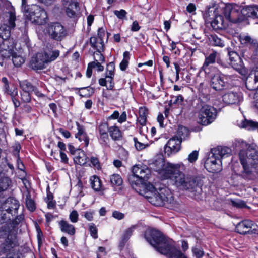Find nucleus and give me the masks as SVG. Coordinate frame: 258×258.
Segmentation results:
<instances>
[{"label":"nucleus","mask_w":258,"mask_h":258,"mask_svg":"<svg viewBox=\"0 0 258 258\" xmlns=\"http://www.w3.org/2000/svg\"><path fill=\"white\" fill-rule=\"evenodd\" d=\"M152 165L153 169L164 179H170L177 187L186 191L192 198L199 201L204 197L203 184L200 180L194 176L185 175L179 171L183 166L182 163L166 164L162 155H159Z\"/></svg>","instance_id":"f257e3e1"},{"label":"nucleus","mask_w":258,"mask_h":258,"mask_svg":"<svg viewBox=\"0 0 258 258\" xmlns=\"http://www.w3.org/2000/svg\"><path fill=\"white\" fill-rule=\"evenodd\" d=\"M145 238L158 252L167 255V258H188L158 230L147 229L145 232Z\"/></svg>","instance_id":"f03ea898"},{"label":"nucleus","mask_w":258,"mask_h":258,"mask_svg":"<svg viewBox=\"0 0 258 258\" xmlns=\"http://www.w3.org/2000/svg\"><path fill=\"white\" fill-rule=\"evenodd\" d=\"M16 15L14 12L9 13L8 29L5 30V38L0 43V64L2 66L5 59L9 58L13 52L14 43L10 36V29L15 27Z\"/></svg>","instance_id":"7ed1b4c3"},{"label":"nucleus","mask_w":258,"mask_h":258,"mask_svg":"<svg viewBox=\"0 0 258 258\" xmlns=\"http://www.w3.org/2000/svg\"><path fill=\"white\" fill-rule=\"evenodd\" d=\"M23 219V216L19 215L14 220L9 223L2 225L0 228V235L7 236L5 242L3 244V248L6 252L10 250L12 248L17 245V229L16 226Z\"/></svg>","instance_id":"20e7f679"},{"label":"nucleus","mask_w":258,"mask_h":258,"mask_svg":"<svg viewBox=\"0 0 258 258\" xmlns=\"http://www.w3.org/2000/svg\"><path fill=\"white\" fill-rule=\"evenodd\" d=\"M240 163L242 165L243 172L247 174L251 173L252 170L249 164L253 168L258 165V150L252 146H245L241 149L239 153Z\"/></svg>","instance_id":"39448f33"},{"label":"nucleus","mask_w":258,"mask_h":258,"mask_svg":"<svg viewBox=\"0 0 258 258\" xmlns=\"http://www.w3.org/2000/svg\"><path fill=\"white\" fill-rule=\"evenodd\" d=\"M240 163L242 165L243 172L247 174L251 173L252 170L249 164L253 168L258 165V150L252 146H245L241 149L239 153Z\"/></svg>","instance_id":"423d86ee"},{"label":"nucleus","mask_w":258,"mask_h":258,"mask_svg":"<svg viewBox=\"0 0 258 258\" xmlns=\"http://www.w3.org/2000/svg\"><path fill=\"white\" fill-rule=\"evenodd\" d=\"M240 163L242 165L243 172L247 174L251 173L252 170L249 164L253 168L258 165V150L252 146H245L241 149L239 153Z\"/></svg>","instance_id":"0eeeda50"},{"label":"nucleus","mask_w":258,"mask_h":258,"mask_svg":"<svg viewBox=\"0 0 258 258\" xmlns=\"http://www.w3.org/2000/svg\"><path fill=\"white\" fill-rule=\"evenodd\" d=\"M146 196V198L152 205L156 206L165 205L169 208H173L177 205L171 192L168 189H161L159 192L150 193Z\"/></svg>","instance_id":"6e6552de"},{"label":"nucleus","mask_w":258,"mask_h":258,"mask_svg":"<svg viewBox=\"0 0 258 258\" xmlns=\"http://www.w3.org/2000/svg\"><path fill=\"white\" fill-rule=\"evenodd\" d=\"M150 175L151 171L146 166L135 165L132 169V174L128 177V181L132 188L137 190L136 187L143 185Z\"/></svg>","instance_id":"1a4fd4ad"},{"label":"nucleus","mask_w":258,"mask_h":258,"mask_svg":"<svg viewBox=\"0 0 258 258\" xmlns=\"http://www.w3.org/2000/svg\"><path fill=\"white\" fill-rule=\"evenodd\" d=\"M24 15L27 20L35 24L42 25L48 21V15L45 10L37 5H31L26 9Z\"/></svg>","instance_id":"9d476101"},{"label":"nucleus","mask_w":258,"mask_h":258,"mask_svg":"<svg viewBox=\"0 0 258 258\" xmlns=\"http://www.w3.org/2000/svg\"><path fill=\"white\" fill-rule=\"evenodd\" d=\"M217 113L214 107L203 104L198 112V121L202 125H208L215 120Z\"/></svg>","instance_id":"9b49d317"},{"label":"nucleus","mask_w":258,"mask_h":258,"mask_svg":"<svg viewBox=\"0 0 258 258\" xmlns=\"http://www.w3.org/2000/svg\"><path fill=\"white\" fill-rule=\"evenodd\" d=\"M241 7L235 4L226 5L223 14L227 22L236 23L244 20L243 15L241 13Z\"/></svg>","instance_id":"f8f14e48"},{"label":"nucleus","mask_w":258,"mask_h":258,"mask_svg":"<svg viewBox=\"0 0 258 258\" xmlns=\"http://www.w3.org/2000/svg\"><path fill=\"white\" fill-rule=\"evenodd\" d=\"M46 33L49 37L57 41H61L67 35L64 26L59 22H51L46 27Z\"/></svg>","instance_id":"ddd939ff"},{"label":"nucleus","mask_w":258,"mask_h":258,"mask_svg":"<svg viewBox=\"0 0 258 258\" xmlns=\"http://www.w3.org/2000/svg\"><path fill=\"white\" fill-rule=\"evenodd\" d=\"M229 78H230L229 75H225L217 70L211 76L210 86L216 91L223 90Z\"/></svg>","instance_id":"4468645a"},{"label":"nucleus","mask_w":258,"mask_h":258,"mask_svg":"<svg viewBox=\"0 0 258 258\" xmlns=\"http://www.w3.org/2000/svg\"><path fill=\"white\" fill-rule=\"evenodd\" d=\"M257 225L251 220H245L238 223L235 228L236 231L241 234L256 233Z\"/></svg>","instance_id":"2eb2a0df"},{"label":"nucleus","mask_w":258,"mask_h":258,"mask_svg":"<svg viewBox=\"0 0 258 258\" xmlns=\"http://www.w3.org/2000/svg\"><path fill=\"white\" fill-rule=\"evenodd\" d=\"M188 129L183 126H179L177 134L171 138L165 145H180L183 140H185L189 135Z\"/></svg>","instance_id":"dca6fc26"},{"label":"nucleus","mask_w":258,"mask_h":258,"mask_svg":"<svg viewBox=\"0 0 258 258\" xmlns=\"http://www.w3.org/2000/svg\"><path fill=\"white\" fill-rule=\"evenodd\" d=\"M148 109L145 107H141L139 110V117L137 118V125L139 127L140 133L144 134L148 132L146 126Z\"/></svg>","instance_id":"f3484780"},{"label":"nucleus","mask_w":258,"mask_h":258,"mask_svg":"<svg viewBox=\"0 0 258 258\" xmlns=\"http://www.w3.org/2000/svg\"><path fill=\"white\" fill-rule=\"evenodd\" d=\"M63 6L66 14L70 18H74L79 12V3L77 0H63Z\"/></svg>","instance_id":"a211bd4d"},{"label":"nucleus","mask_w":258,"mask_h":258,"mask_svg":"<svg viewBox=\"0 0 258 258\" xmlns=\"http://www.w3.org/2000/svg\"><path fill=\"white\" fill-rule=\"evenodd\" d=\"M69 150L71 154L74 156V161L75 163L83 165L86 163L87 157L83 150L76 146H69Z\"/></svg>","instance_id":"6ab92c4d"},{"label":"nucleus","mask_w":258,"mask_h":258,"mask_svg":"<svg viewBox=\"0 0 258 258\" xmlns=\"http://www.w3.org/2000/svg\"><path fill=\"white\" fill-rule=\"evenodd\" d=\"M20 206L18 200L13 198H9L2 205V209L3 212H6L11 215H15L17 213V210Z\"/></svg>","instance_id":"aec40b11"},{"label":"nucleus","mask_w":258,"mask_h":258,"mask_svg":"<svg viewBox=\"0 0 258 258\" xmlns=\"http://www.w3.org/2000/svg\"><path fill=\"white\" fill-rule=\"evenodd\" d=\"M48 63L43 53H38L35 56L32 57L30 64L32 68L35 70H42Z\"/></svg>","instance_id":"412c9836"},{"label":"nucleus","mask_w":258,"mask_h":258,"mask_svg":"<svg viewBox=\"0 0 258 258\" xmlns=\"http://www.w3.org/2000/svg\"><path fill=\"white\" fill-rule=\"evenodd\" d=\"M217 158L212 154L206 160L204 166L208 172L216 173L221 170L220 162L219 161V163H218Z\"/></svg>","instance_id":"4be33fe9"},{"label":"nucleus","mask_w":258,"mask_h":258,"mask_svg":"<svg viewBox=\"0 0 258 258\" xmlns=\"http://www.w3.org/2000/svg\"><path fill=\"white\" fill-rule=\"evenodd\" d=\"M231 49L227 48L229 57L230 64L232 68L238 72L242 69V61L239 55L235 51L230 50Z\"/></svg>","instance_id":"5701e85b"},{"label":"nucleus","mask_w":258,"mask_h":258,"mask_svg":"<svg viewBox=\"0 0 258 258\" xmlns=\"http://www.w3.org/2000/svg\"><path fill=\"white\" fill-rule=\"evenodd\" d=\"M211 153L217 158L227 157L232 154V150L228 146H216L212 148Z\"/></svg>","instance_id":"b1692460"},{"label":"nucleus","mask_w":258,"mask_h":258,"mask_svg":"<svg viewBox=\"0 0 258 258\" xmlns=\"http://www.w3.org/2000/svg\"><path fill=\"white\" fill-rule=\"evenodd\" d=\"M223 102L227 105L238 104L240 101V97L238 94L234 92H228L223 96Z\"/></svg>","instance_id":"393cba45"},{"label":"nucleus","mask_w":258,"mask_h":258,"mask_svg":"<svg viewBox=\"0 0 258 258\" xmlns=\"http://www.w3.org/2000/svg\"><path fill=\"white\" fill-rule=\"evenodd\" d=\"M241 13L243 15L244 19L248 17L258 18V6H246L241 9Z\"/></svg>","instance_id":"a878e982"},{"label":"nucleus","mask_w":258,"mask_h":258,"mask_svg":"<svg viewBox=\"0 0 258 258\" xmlns=\"http://www.w3.org/2000/svg\"><path fill=\"white\" fill-rule=\"evenodd\" d=\"M211 25L214 30L223 29L227 27L228 22L226 19H224L223 16L219 15L215 16L214 20L211 21Z\"/></svg>","instance_id":"bb28decb"},{"label":"nucleus","mask_w":258,"mask_h":258,"mask_svg":"<svg viewBox=\"0 0 258 258\" xmlns=\"http://www.w3.org/2000/svg\"><path fill=\"white\" fill-rule=\"evenodd\" d=\"M58 224L61 232L67 233L70 236H73L76 232L75 228L74 225L71 224L69 222L65 220H61Z\"/></svg>","instance_id":"cd10ccee"},{"label":"nucleus","mask_w":258,"mask_h":258,"mask_svg":"<svg viewBox=\"0 0 258 258\" xmlns=\"http://www.w3.org/2000/svg\"><path fill=\"white\" fill-rule=\"evenodd\" d=\"M78 132L76 134L75 137L78 138L79 140L82 142V144L85 145H88L89 143V139L87 137V134L85 133L83 126L80 125L78 123H77Z\"/></svg>","instance_id":"c85d7f7f"},{"label":"nucleus","mask_w":258,"mask_h":258,"mask_svg":"<svg viewBox=\"0 0 258 258\" xmlns=\"http://www.w3.org/2000/svg\"><path fill=\"white\" fill-rule=\"evenodd\" d=\"M48 63L54 61L59 55L60 51L58 50L47 48L43 53Z\"/></svg>","instance_id":"c756f323"},{"label":"nucleus","mask_w":258,"mask_h":258,"mask_svg":"<svg viewBox=\"0 0 258 258\" xmlns=\"http://www.w3.org/2000/svg\"><path fill=\"white\" fill-rule=\"evenodd\" d=\"M20 85L22 91L30 93L34 92L37 96H40V95H41L35 87L33 86L26 80L20 82Z\"/></svg>","instance_id":"7c9ffc66"},{"label":"nucleus","mask_w":258,"mask_h":258,"mask_svg":"<svg viewBox=\"0 0 258 258\" xmlns=\"http://www.w3.org/2000/svg\"><path fill=\"white\" fill-rule=\"evenodd\" d=\"M99 84L101 86H106L107 90H112L114 87V77L105 76L99 79Z\"/></svg>","instance_id":"2f4dec72"},{"label":"nucleus","mask_w":258,"mask_h":258,"mask_svg":"<svg viewBox=\"0 0 258 258\" xmlns=\"http://www.w3.org/2000/svg\"><path fill=\"white\" fill-rule=\"evenodd\" d=\"M136 227V226H132L124 231L121 237V239L119 242V246L120 247H124L125 244L127 242L130 237L132 235Z\"/></svg>","instance_id":"473e14b6"},{"label":"nucleus","mask_w":258,"mask_h":258,"mask_svg":"<svg viewBox=\"0 0 258 258\" xmlns=\"http://www.w3.org/2000/svg\"><path fill=\"white\" fill-rule=\"evenodd\" d=\"M217 55V52L214 51L206 57L204 63L202 66V68L205 72H206V70L209 65L215 62Z\"/></svg>","instance_id":"72a5a7b5"},{"label":"nucleus","mask_w":258,"mask_h":258,"mask_svg":"<svg viewBox=\"0 0 258 258\" xmlns=\"http://www.w3.org/2000/svg\"><path fill=\"white\" fill-rule=\"evenodd\" d=\"M240 126L248 131H258V122L251 120L244 119L241 121Z\"/></svg>","instance_id":"f704fd0d"},{"label":"nucleus","mask_w":258,"mask_h":258,"mask_svg":"<svg viewBox=\"0 0 258 258\" xmlns=\"http://www.w3.org/2000/svg\"><path fill=\"white\" fill-rule=\"evenodd\" d=\"M109 132L111 138L115 141L120 140L122 138V134L119 128L116 126H112L109 127Z\"/></svg>","instance_id":"c9c22d12"},{"label":"nucleus","mask_w":258,"mask_h":258,"mask_svg":"<svg viewBox=\"0 0 258 258\" xmlns=\"http://www.w3.org/2000/svg\"><path fill=\"white\" fill-rule=\"evenodd\" d=\"M110 182L113 187H119L122 185L123 180L120 175L114 174L110 176Z\"/></svg>","instance_id":"e433bc0d"},{"label":"nucleus","mask_w":258,"mask_h":258,"mask_svg":"<svg viewBox=\"0 0 258 258\" xmlns=\"http://www.w3.org/2000/svg\"><path fill=\"white\" fill-rule=\"evenodd\" d=\"M90 183L92 188L95 191H99L101 189L102 183L101 180L97 176H93L90 179Z\"/></svg>","instance_id":"4c0bfd02"},{"label":"nucleus","mask_w":258,"mask_h":258,"mask_svg":"<svg viewBox=\"0 0 258 258\" xmlns=\"http://www.w3.org/2000/svg\"><path fill=\"white\" fill-rule=\"evenodd\" d=\"M209 39L211 45L223 47L224 46V42L216 35H211Z\"/></svg>","instance_id":"58836bf2"},{"label":"nucleus","mask_w":258,"mask_h":258,"mask_svg":"<svg viewBox=\"0 0 258 258\" xmlns=\"http://www.w3.org/2000/svg\"><path fill=\"white\" fill-rule=\"evenodd\" d=\"M254 82V84L258 83V69L252 71L246 79V85L247 86L248 84L252 82Z\"/></svg>","instance_id":"ea45409f"},{"label":"nucleus","mask_w":258,"mask_h":258,"mask_svg":"<svg viewBox=\"0 0 258 258\" xmlns=\"http://www.w3.org/2000/svg\"><path fill=\"white\" fill-rule=\"evenodd\" d=\"M90 43L92 47L96 50H103L104 42H101L95 37H92L90 39Z\"/></svg>","instance_id":"a19ab883"},{"label":"nucleus","mask_w":258,"mask_h":258,"mask_svg":"<svg viewBox=\"0 0 258 258\" xmlns=\"http://www.w3.org/2000/svg\"><path fill=\"white\" fill-rule=\"evenodd\" d=\"M181 146H164V151L166 156H169L180 151Z\"/></svg>","instance_id":"79ce46f5"},{"label":"nucleus","mask_w":258,"mask_h":258,"mask_svg":"<svg viewBox=\"0 0 258 258\" xmlns=\"http://www.w3.org/2000/svg\"><path fill=\"white\" fill-rule=\"evenodd\" d=\"M11 183L10 179L4 177L0 179V192L7 190Z\"/></svg>","instance_id":"37998d69"},{"label":"nucleus","mask_w":258,"mask_h":258,"mask_svg":"<svg viewBox=\"0 0 258 258\" xmlns=\"http://www.w3.org/2000/svg\"><path fill=\"white\" fill-rule=\"evenodd\" d=\"M11 56L12 57L13 64L16 67H20L25 61L21 56L17 55L16 53L13 52Z\"/></svg>","instance_id":"c03bdc74"},{"label":"nucleus","mask_w":258,"mask_h":258,"mask_svg":"<svg viewBox=\"0 0 258 258\" xmlns=\"http://www.w3.org/2000/svg\"><path fill=\"white\" fill-rule=\"evenodd\" d=\"M144 187V196L146 198V196L150 195V193L156 192L157 190L155 187L150 183H148L143 185Z\"/></svg>","instance_id":"a18cd8bd"},{"label":"nucleus","mask_w":258,"mask_h":258,"mask_svg":"<svg viewBox=\"0 0 258 258\" xmlns=\"http://www.w3.org/2000/svg\"><path fill=\"white\" fill-rule=\"evenodd\" d=\"M26 205L28 209L31 212L34 211L36 209V205L34 200L30 197L27 196L26 198Z\"/></svg>","instance_id":"49530a36"},{"label":"nucleus","mask_w":258,"mask_h":258,"mask_svg":"<svg viewBox=\"0 0 258 258\" xmlns=\"http://www.w3.org/2000/svg\"><path fill=\"white\" fill-rule=\"evenodd\" d=\"M114 14L120 20H126L127 19V12L123 9H120V10H114L113 11Z\"/></svg>","instance_id":"de8ad7c7"},{"label":"nucleus","mask_w":258,"mask_h":258,"mask_svg":"<svg viewBox=\"0 0 258 258\" xmlns=\"http://www.w3.org/2000/svg\"><path fill=\"white\" fill-rule=\"evenodd\" d=\"M199 156V150H194L188 156L187 160L190 163H194L197 160Z\"/></svg>","instance_id":"09e8293b"},{"label":"nucleus","mask_w":258,"mask_h":258,"mask_svg":"<svg viewBox=\"0 0 258 258\" xmlns=\"http://www.w3.org/2000/svg\"><path fill=\"white\" fill-rule=\"evenodd\" d=\"M94 92L93 88L90 87H87L81 88V91L80 92V95L81 96H90Z\"/></svg>","instance_id":"8fccbe9b"},{"label":"nucleus","mask_w":258,"mask_h":258,"mask_svg":"<svg viewBox=\"0 0 258 258\" xmlns=\"http://www.w3.org/2000/svg\"><path fill=\"white\" fill-rule=\"evenodd\" d=\"M90 64H92V67L94 69H95L98 72H102L104 70V67L101 64L100 61H98V60H94L90 62Z\"/></svg>","instance_id":"3c124183"},{"label":"nucleus","mask_w":258,"mask_h":258,"mask_svg":"<svg viewBox=\"0 0 258 258\" xmlns=\"http://www.w3.org/2000/svg\"><path fill=\"white\" fill-rule=\"evenodd\" d=\"M89 231L91 236L94 239L98 238L97 229L94 223H90L89 225Z\"/></svg>","instance_id":"603ef678"},{"label":"nucleus","mask_w":258,"mask_h":258,"mask_svg":"<svg viewBox=\"0 0 258 258\" xmlns=\"http://www.w3.org/2000/svg\"><path fill=\"white\" fill-rule=\"evenodd\" d=\"M240 41L242 44L245 45H255L256 43L254 42V40L248 36H245L240 38Z\"/></svg>","instance_id":"864d4df0"},{"label":"nucleus","mask_w":258,"mask_h":258,"mask_svg":"<svg viewBox=\"0 0 258 258\" xmlns=\"http://www.w3.org/2000/svg\"><path fill=\"white\" fill-rule=\"evenodd\" d=\"M101 50H97L94 53V60H98V61H100L101 63H104L105 58L102 54L101 53Z\"/></svg>","instance_id":"5fc2aeb1"},{"label":"nucleus","mask_w":258,"mask_h":258,"mask_svg":"<svg viewBox=\"0 0 258 258\" xmlns=\"http://www.w3.org/2000/svg\"><path fill=\"white\" fill-rule=\"evenodd\" d=\"M20 146H16V150L17 151H18V153H17V167L20 170L23 171L24 169V166L23 163L20 160V158H19V154L18 153L20 151Z\"/></svg>","instance_id":"6e6d98bb"},{"label":"nucleus","mask_w":258,"mask_h":258,"mask_svg":"<svg viewBox=\"0 0 258 258\" xmlns=\"http://www.w3.org/2000/svg\"><path fill=\"white\" fill-rule=\"evenodd\" d=\"M79 214L77 211H72L69 215V219L72 223H76L78 221Z\"/></svg>","instance_id":"4d7b16f0"},{"label":"nucleus","mask_w":258,"mask_h":258,"mask_svg":"<svg viewBox=\"0 0 258 258\" xmlns=\"http://www.w3.org/2000/svg\"><path fill=\"white\" fill-rule=\"evenodd\" d=\"M192 251L193 252L194 255L197 258H201L204 255L203 250L197 247H193L192 249Z\"/></svg>","instance_id":"13d9d810"},{"label":"nucleus","mask_w":258,"mask_h":258,"mask_svg":"<svg viewBox=\"0 0 258 258\" xmlns=\"http://www.w3.org/2000/svg\"><path fill=\"white\" fill-rule=\"evenodd\" d=\"M109 127L106 123H102L100 124L98 127V130L100 134L107 133V132H109Z\"/></svg>","instance_id":"bf43d9fd"},{"label":"nucleus","mask_w":258,"mask_h":258,"mask_svg":"<svg viewBox=\"0 0 258 258\" xmlns=\"http://www.w3.org/2000/svg\"><path fill=\"white\" fill-rule=\"evenodd\" d=\"M231 204L233 206L237 208H243L246 206L245 202L242 200H231Z\"/></svg>","instance_id":"052dcab7"},{"label":"nucleus","mask_w":258,"mask_h":258,"mask_svg":"<svg viewBox=\"0 0 258 258\" xmlns=\"http://www.w3.org/2000/svg\"><path fill=\"white\" fill-rule=\"evenodd\" d=\"M60 157L61 158V161L66 163L68 162V158L66 154L62 152V150L64 149L65 146H59Z\"/></svg>","instance_id":"680f3d73"},{"label":"nucleus","mask_w":258,"mask_h":258,"mask_svg":"<svg viewBox=\"0 0 258 258\" xmlns=\"http://www.w3.org/2000/svg\"><path fill=\"white\" fill-rule=\"evenodd\" d=\"M30 93L22 91L21 92L22 99L24 102H29L31 100Z\"/></svg>","instance_id":"e2e57ef3"},{"label":"nucleus","mask_w":258,"mask_h":258,"mask_svg":"<svg viewBox=\"0 0 258 258\" xmlns=\"http://www.w3.org/2000/svg\"><path fill=\"white\" fill-rule=\"evenodd\" d=\"M4 90L5 93L10 95L11 96H13L15 94L17 93V91L16 90H15V89H14L13 91H12L11 90H9V86L8 84H6L4 85Z\"/></svg>","instance_id":"0e129e2a"},{"label":"nucleus","mask_w":258,"mask_h":258,"mask_svg":"<svg viewBox=\"0 0 258 258\" xmlns=\"http://www.w3.org/2000/svg\"><path fill=\"white\" fill-rule=\"evenodd\" d=\"M90 162L94 167L96 168L97 169L100 168V163L97 158L92 157L90 159Z\"/></svg>","instance_id":"69168bd1"},{"label":"nucleus","mask_w":258,"mask_h":258,"mask_svg":"<svg viewBox=\"0 0 258 258\" xmlns=\"http://www.w3.org/2000/svg\"><path fill=\"white\" fill-rule=\"evenodd\" d=\"M105 35V30L103 28H100L98 30V39L101 42H103V38Z\"/></svg>","instance_id":"338daca9"},{"label":"nucleus","mask_w":258,"mask_h":258,"mask_svg":"<svg viewBox=\"0 0 258 258\" xmlns=\"http://www.w3.org/2000/svg\"><path fill=\"white\" fill-rule=\"evenodd\" d=\"M112 216L116 219L121 220L124 218V215L119 211H115L112 213Z\"/></svg>","instance_id":"774afa93"}]
</instances>
